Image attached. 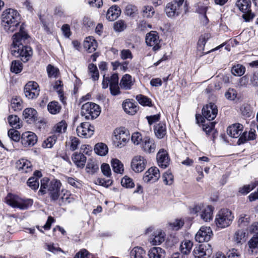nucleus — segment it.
<instances>
[{
    "label": "nucleus",
    "instance_id": "1",
    "mask_svg": "<svg viewBox=\"0 0 258 258\" xmlns=\"http://www.w3.org/2000/svg\"><path fill=\"white\" fill-rule=\"evenodd\" d=\"M61 186V183L59 180L57 179L50 180L48 178L44 177L41 180L40 188L38 194L43 195L47 191L52 201H55L60 197L59 201L62 203L69 202L68 199L70 194L66 189H62L60 192Z\"/></svg>",
    "mask_w": 258,
    "mask_h": 258
},
{
    "label": "nucleus",
    "instance_id": "2",
    "mask_svg": "<svg viewBox=\"0 0 258 258\" xmlns=\"http://www.w3.org/2000/svg\"><path fill=\"white\" fill-rule=\"evenodd\" d=\"M19 32L14 35L11 48L12 54L16 57H20L23 62L27 61L32 54V50L29 46H24L28 38V34L20 26Z\"/></svg>",
    "mask_w": 258,
    "mask_h": 258
},
{
    "label": "nucleus",
    "instance_id": "3",
    "mask_svg": "<svg viewBox=\"0 0 258 258\" xmlns=\"http://www.w3.org/2000/svg\"><path fill=\"white\" fill-rule=\"evenodd\" d=\"M20 16L18 12L13 9L5 10L1 16V24L8 33H12L20 25Z\"/></svg>",
    "mask_w": 258,
    "mask_h": 258
},
{
    "label": "nucleus",
    "instance_id": "4",
    "mask_svg": "<svg viewBox=\"0 0 258 258\" xmlns=\"http://www.w3.org/2000/svg\"><path fill=\"white\" fill-rule=\"evenodd\" d=\"M6 203L13 208L26 210L31 207L33 201L30 199H22L18 196L9 194L5 198Z\"/></svg>",
    "mask_w": 258,
    "mask_h": 258
},
{
    "label": "nucleus",
    "instance_id": "5",
    "mask_svg": "<svg viewBox=\"0 0 258 258\" xmlns=\"http://www.w3.org/2000/svg\"><path fill=\"white\" fill-rule=\"evenodd\" d=\"M233 218L234 216L230 210L223 209L220 210L216 215L215 222L218 227L224 228L232 223Z\"/></svg>",
    "mask_w": 258,
    "mask_h": 258
},
{
    "label": "nucleus",
    "instance_id": "6",
    "mask_svg": "<svg viewBox=\"0 0 258 258\" xmlns=\"http://www.w3.org/2000/svg\"><path fill=\"white\" fill-rule=\"evenodd\" d=\"M101 110L97 104L92 102H87L81 107V114L86 119H94L100 114Z\"/></svg>",
    "mask_w": 258,
    "mask_h": 258
},
{
    "label": "nucleus",
    "instance_id": "7",
    "mask_svg": "<svg viewBox=\"0 0 258 258\" xmlns=\"http://www.w3.org/2000/svg\"><path fill=\"white\" fill-rule=\"evenodd\" d=\"M213 208L211 206L198 205L195 206L191 210L193 214H200L201 218L205 222L210 221L213 218Z\"/></svg>",
    "mask_w": 258,
    "mask_h": 258
},
{
    "label": "nucleus",
    "instance_id": "8",
    "mask_svg": "<svg viewBox=\"0 0 258 258\" xmlns=\"http://www.w3.org/2000/svg\"><path fill=\"white\" fill-rule=\"evenodd\" d=\"M114 137L113 139L115 146L118 148H122L129 141L128 132L124 128H116L114 131Z\"/></svg>",
    "mask_w": 258,
    "mask_h": 258
},
{
    "label": "nucleus",
    "instance_id": "9",
    "mask_svg": "<svg viewBox=\"0 0 258 258\" xmlns=\"http://www.w3.org/2000/svg\"><path fill=\"white\" fill-rule=\"evenodd\" d=\"M39 91L38 84L33 81L27 83L24 89L25 96L29 99L36 98L39 94Z\"/></svg>",
    "mask_w": 258,
    "mask_h": 258
},
{
    "label": "nucleus",
    "instance_id": "10",
    "mask_svg": "<svg viewBox=\"0 0 258 258\" xmlns=\"http://www.w3.org/2000/svg\"><path fill=\"white\" fill-rule=\"evenodd\" d=\"M195 258H208L212 253L211 246L208 243L200 245L193 251Z\"/></svg>",
    "mask_w": 258,
    "mask_h": 258
},
{
    "label": "nucleus",
    "instance_id": "11",
    "mask_svg": "<svg viewBox=\"0 0 258 258\" xmlns=\"http://www.w3.org/2000/svg\"><path fill=\"white\" fill-rule=\"evenodd\" d=\"M146 42L147 45L152 47L154 51L159 50L161 47L160 40L156 31H152L146 35Z\"/></svg>",
    "mask_w": 258,
    "mask_h": 258
},
{
    "label": "nucleus",
    "instance_id": "12",
    "mask_svg": "<svg viewBox=\"0 0 258 258\" xmlns=\"http://www.w3.org/2000/svg\"><path fill=\"white\" fill-rule=\"evenodd\" d=\"M213 236L211 228L208 226H202L195 236V239L199 242L208 241Z\"/></svg>",
    "mask_w": 258,
    "mask_h": 258
},
{
    "label": "nucleus",
    "instance_id": "13",
    "mask_svg": "<svg viewBox=\"0 0 258 258\" xmlns=\"http://www.w3.org/2000/svg\"><path fill=\"white\" fill-rule=\"evenodd\" d=\"M147 163V160L144 157L137 155L132 160L131 168L135 172H141L145 169Z\"/></svg>",
    "mask_w": 258,
    "mask_h": 258
},
{
    "label": "nucleus",
    "instance_id": "14",
    "mask_svg": "<svg viewBox=\"0 0 258 258\" xmlns=\"http://www.w3.org/2000/svg\"><path fill=\"white\" fill-rule=\"evenodd\" d=\"M94 126H92L88 122H83L78 126L76 132L78 136L88 138L91 137L94 134Z\"/></svg>",
    "mask_w": 258,
    "mask_h": 258
},
{
    "label": "nucleus",
    "instance_id": "15",
    "mask_svg": "<svg viewBox=\"0 0 258 258\" xmlns=\"http://www.w3.org/2000/svg\"><path fill=\"white\" fill-rule=\"evenodd\" d=\"M21 142L25 147H32L37 143V137L33 132H26L22 134Z\"/></svg>",
    "mask_w": 258,
    "mask_h": 258
},
{
    "label": "nucleus",
    "instance_id": "16",
    "mask_svg": "<svg viewBox=\"0 0 258 258\" xmlns=\"http://www.w3.org/2000/svg\"><path fill=\"white\" fill-rule=\"evenodd\" d=\"M218 109L213 103H210L204 106L202 109L203 115L208 120H213L217 116Z\"/></svg>",
    "mask_w": 258,
    "mask_h": 258
},
{
    "label": "nucleus",
    "instance_id": "17",
    "mask_svg": "<svg viewBox=\"0 0 258 258\" xmlns=\"http://www.w3.org/2000/svg\"><path fill=\"white\" fill-rule=\"evenodd\" d=\"M160 177L159 169L156 167H152L145 172L143 179L145 182H155L159 179Z\"/></svg>",
    "mask_w": 258,
    "mask_h": 258
},
{
    "label": "nucleus",
    "instance_id": "18",
    "mask_svg": "<svg viewBox=\"0 0 258 258\" xmlns=\"http://www.w3.org/2000/svg\"><path fill=\"white\" fill-rule=\"evenodd\" d=\"M157 161L160 167L166 168L169 165L170 162L167 152L164 149H160L157 154Z\"/></svg>",
    "mask_w": 258,
    "mask_h": 258
},
{
    "label": "nucleus",
    "instance_id": "19",
    "mask_svg": "<svg viewBox=\"0 0 258 258\" xmlns=\"http://www.w3.org/2000/svg\"><path fill=\"white\" fill-rule=\"evenodd\" d=\"M146 153H151L155 151L156 145L153 139L149 137H145L144 140L140 146Z\"/></svg>",
    "mask_w": 258,
    "mask_h": 258
},
{
    "label": "nucleus",
    "instance_id": "20",
    "mask_svg": "<svg viewBox=\"0 0 258 258\" xmlns=\"http://www.w3.org/2000/svg\"><path fill=\"white\" fill-rule=\"evenodd\" d=\"M243 125L240 123H235L229 126L227 130L228 135L233 138H237L242 135Z\"/></svg>",
    "mask_w": 258,
    "mask_h": 258
},
{
    "label": "nucleus",
    "instance_id": "21",
    "mask_svg": "<svg viewBox=\"0 0 258 258\" xmlns=\"http://www.w3.org/2000/svg\"><path fill=\"white\" fill-rule=\"evenodd\" d=\"M16 167L19 171L23 173H29L32 171L31 163L25 159L18 160L16 163Z\"/></svg>",
    "mask_w": 258,
    "mask_h": 258
},
{
    "label": "nucleus",
    "instance_id": "22",
    "mask_svg": "<svg viewBox=\"0 0 258 258\" xmlns=\"http://www.w3.org/2000/svg\"><path fill=\"white\" fill-rule=\"evenodd\" d=\"M72 160L77 167L83 168L85 165L87 159L83 154L75 152L72 155Z\"/></svg>",
    "mask_w": 258,
    "mask_h": 258
},
{
    "label": "nucleus",
    "instance_id": "23",
    "mask_svg": "<svg viewBox=\"0 0 258 258\" xmlns=\"http://www.w3.org/2000/svg\"><path fill=\"white\" fill-rule=\"evenodd\" d=\"M124 111L129 115H134L138 110V106L133 102L132 100L126 99L122 103Z\"/></svg>",
    "mask_w": 258,
    "mask_h": 258
},
{
    "label": "nucleus",
    "instance_id": "24",
    "mask_svg": "<svg viewBox=\"0 0 258 258\" xmlns=\"http://www.w3.org/2000/svg\"><path fill=\"white\" fill-rule=\"evenodd\" d=\"M256 136V131L254 129H250L248 133L244 132L239 138L237 144L240 145L245 143L248 141L254 140Z\"/></svg>",
    "mask_w": 258,
    "mask_h": 258
},
{
    "label": "nucleus",
    "instance_id": "25",
    "mask_svg": "<svg viewBox=\"0 0 258 258\" xmlns=\"http://www.w3.org/2000/svg\"><path fill=\"white\" fill-rule=\"evenodd\" d=\"M37 111L32 108H27L23 112L24 118L29 123L34 122L37 119Z\"/></svg>",
    "mask_w": 258,
    "mask_h": 258
},
{
    "label": "nucleus",
    "instance_id": "26",
    "mask_svg": "<svg viewBox=\"0 0 258 258\" xmlns=\"http://www.w3.org/2000/svg\"><path fill=\"white\" fill-rule=\"evenodd\" d=\"M179 6L173 2L167 4L165 8V12L168 17H173L179 15Z\"/></svg>",
    "mask_w": 258,
    "mask_h": 258
},
{
    "label": "nucleus",
    "instance_id": "27",
    "mask_svg": "<svg viewBox=\"0 0 258 258\" xmlns=\"http://www.w3.org/2000/svg\"><path fill=\"white\" fill-rule=\"evenodd\" d=\"M84 47L89 52L92 53L95 51L97 47V43L93 37H87L84 41Z\"/></svg>",
    "mask_w": 258,
    "mask_h": 258
},
{
    "label": "nucleus",
    "instance_id": "28",
    "mask_svg": "<svg viewBox=\"0 0 258 258\" xmlns=\"http://www.w3.org/2000/svg\"><path fill=\"white\" fill-rule=\"evenodd\" d=\"M121 10L119 7L116 6H112L107 11L106 18L110 21H113L119 16Z\"/></svg>",
    "mask_w": 258,
    "mask_h": 258
},
{
    "label": "nucleus",
    "instance_id": "29",
    "mask_svg": "<svg viewBox=\"0 0 258 258\" xmlns=\"http://www.w3.org/2000/svg\"><path fill=\"white\" fill-rule=\"evenodd\" d=\"M134 83V81L132 76L128 74H125L123 76L120 80V86L122 89L128 90L131 88Z\"/></svg>",
    "mask_w": 258,
    "mask_h": 258
},
{
    "label": "nucleus",
    "instance_id": "30",
    "mask_svg": "<svg viewBox=\"0 0 258 258\" xmlns=\"http://www.w3.org/2000/svg\"><path fill=\"white\" fill-rule=\"evenodd\" d=\"M165 254L164 250L159 247H152L148 252L149 258H164Z\"/></svg>",
    "mask_w": 258,
    "mask_h": 258
},
{
    "label": "nucleus",
    "instance_id": "31",
    "mask_svg": "<svg viewBox=\"0 0 258 258\" xmlns=\"http://www.w3.org/2000/svg\"><path fill=\"white\" fill-rule=\"evenodd\" d=\"M248 252L250 254H255L258 248V235H254L248 241Z\"/></svg>",
    "mask_w": 258,
    "mask_h": 258
},
{
    "label": "nucleus",
    "instance_id": "32",
    "mask_svg": "<svg viewBox=\"0 0 258 258\" xmlns=\"http://www.w3.org/2000/svg\"><path fill=\"white\" fill-rule=\"evenodd\" d=\"M156 136L159 139L163 138L166 134V126L165 123L161 122L156 125L154 128Z\"/></svg>",
    "mask_w": 258,
    "mask_h": 258
},
{
    "label": "nucleus",
    "instance_id": "33",
    "mask_svg": "<svg viewBox=\"0 0 258 258\" xmlns=\"http://www.w3.org/2000/svg\"><path fill=\"white\" fill-rule=\"evenodd\" d=\"M11 106L15 111H20L23 107V101L19 96H14L11 99Z\"/></svg>",
    "mask_w": 258,
    "mask_h": 258
},
{
    "label": "nucleus",
    "instance_id": "34",
    "mask_svg": "<svg viewBox=\"0 0 258 258\" xmlns=\"http://www.w3.org/2000/svg\"><path fill=\"white\" fill-rule=\"evenodd\" d=\"M61 109V106L59 103L55 101L50 102L47 105V109L49 112L52 114L58 113Z\"/></svg>",
    "mask_w": 258,
    "mask_h": 258
},
{
    "label": "nucleus",
    "instance_id": "35",
    "mask_svg": "<svg viewBox=\"0 0 258 258\" xmlns=\"http://www.w3.org/2000/svg\"><path fill=\"white\" fill-rule=\"evenodd\" d=\"M165 233L161 230L157 231L154 235V238L151 241L153 245H159L164 241Z\"/></svg>",
    "mask_w": 258,
    "mask_h": 258
},
{
    "label": "nucleus",
    "instance_id": "36",
    "mask_svg": "<svg viewBox=\"0 0 258 258\" xmlns=\"http://www.w3.org/2000/svg\"><path fill=\"white\" fill-rule=\"evenodd\" d=\"M95 152L100 156H105L108 151L107 146L104 143H100L96 144L94 147Z\"/></svg>",
    "mask_w": 258,
    "mask_h": 258
},
{
    "label": "nucleus",
    "instance_id": "37",
    "mask_svg": "<svg viewBox=\"0 0 258 258\" xmlns=\"http://www.w3.org/2000/svg\"><path fill=\"white\" fill-rule=\"evenodd\" d=\"M192 242L188 240H185L181 242L180 245V249L181 252L184 254H188L192 247Z\"/></svg>",
    "mask_w": 258,
    "mask_h": 258
},
{
    "label": "nucleus",
    "instance_id": "38",
    "mask_svg": "<svg viewBox=\"0 0 258 258\" xmlns=\"http://www.w3.org/2000/svg\"><path fill=\"white\" fill-rule=\"evenodd\" d=\"M240 11L245 12L248 11L250 7V0H238L236 4Z\"/></svg>",
    "mask_w": 258,
    "mask_h": 258
},
{
    "label": "nucleus",
    "instance_id": "39",
    "mask_svg": "<svg viewBox=\"0 0 258 258\" xmlns=\"http://www.w3.org/2000/svg\"><path fill=\"white\" fill-rule=\"evenodd\" d=\"M145 256V251L141 247H135L131 251V258H143Z\"/></svg>",
    "mask_w": 258,
    "mask_h": 258
},
{
    "label": "nucleus",
    "instance_id": "40",
    "mask_svg": "<svg viewBox=\"0 0 258 258\" xmlns=\"http://www.w3.org/2000/svg\"><path fill=\"white\" fill-rule=\"evenodd\" d=\"M8 119L10 125L13 127L20 128L22 126V122L17 115H10Z\"/></svg>",
    "mask_w": 258,
    "mask_h": 258
},
{
    "label": "nucleus",
    "instance_id": "41",
    "mask_svg": "<svg viewBox=\"0 0 258 258\" xmlns=\"http://www.w3.org/2000/svg\"><path fill=\"white\" fill-rule=\"evenodd\" d=\"M111 166L113 171L117 173L121 174L123 172V165L119 160L113 159L111 161Z\"/></svg>",
    "mask_w": 258,
    "mask_h": 258
},
{
    "label": "nucleus",
    "instance_id": "42",
    "mask_svg": "<svg viewBox=\"0 0 258 258\" xmlns=\"http://www.w3.org/2000/svg\"><path fill=\"white\" fill-rule=\"evenodd\" d=\"M57 137L53 135L47 138L44 140L42 144V147L44 148H51L56 143Z\"/></svg>",
    "mask_w": 258,
    "mask_h": 258
},
{
    "label": "nucleus",
    "instance_id": "43",
    "mask_svg": "<svg viewBox=\"0 0 258 258\" xmlns=\"http://www.w3.org/2000/svg\"><path fill=\"white\" fill-rule=\"evenodd\" d=\"M89 73L94 81L99 79V75L97 67L93 63H91L88 66Z\"/></svg>",
    "mask_w": 258,
    "mask_h": 258
},
{
    "label": "nucleus",
    "instance_id": "44",
    "mask_svg": "<svg viewBox=\"0 0 258 258\" xmlns=\"http://www.w3.org/2000/svg\"><path fill=\"white\" fill-rule=\"evenodd\" d=\"M46 71L49 78H56L59 74L58 69L51 64H48L47 66Z\"/></svg>",
    "mask_w": 258,
    "mask_h": 258
},
{
    "label": "nucleus",
    "instance_id": "45",
    "mask_svg": "<svg viewBox=\"0 0 258 258\" xmlns=\"http://www.w3.org/2000/svg\"><path fill=\"white\" fill-rule=\"evenodd\" d=\"M245 233L241 230L235 232L233 236V240L237 244L241 243L245 241Z\"/></svg>",
    "mask_w": 258,
    "mask_h": 258
},
{
    "label": "nucleus",
    "instance_id": "46",
    "mask_svg": "<svg viewBox=\"0 0 258 258\" xmlns=\"http://www.w3.org/2000/svg\"><path fill=\"white\" fill-rule=\"evenodd\" d=\"M136 98L138 102L143 106H151L152 105L151 99L145 96L139 94L136 96Z\"/></svg>",
    "mask_w": 258,
    "mask_h": 258
},
{
    "label": "nucleus",
    "instance_id": "47",
    "mask_svg": "<svg viewBox=\"0 0 258 258\" xmlns=\"http://www.w3.org/2000/svg\"><path fill=\"white\" fill-rule=\"evenodd\" d=\"M245 71V67L239 64L233 66L231 69V73L236 76H241L244 74Z\"/></svg>",
    "mask_w": 258,
    "mask_h": 258
},
{
    "label": "nucleus",
    "instance_id": "48",
    "mask_svg": "<svg viewBox=\"0 0 258 258\" xmlns=\"http://www.w3.org/2000/svg\"><path fill=\"white\" fill-rule=\"evenodd\" d=\"M67 128V124L64 120L57 123L53 127V131L56 133H62L65 132Z\"/></svg>",
    "mask_w": 258,
    "mask_h": 258
},
{
    "label": "nucleus",
    "instance_id": "49",
    "mask_svg": "<svg viewBox=\"0 0 258 258\" xmlns=\"http://www.w3.org/2000/svg\"><path fill=\"white\" fill-rule=\"evenodd\" d=\"M155 13L154 8L152 6H144L142 10V15L145 18H150L153 17Z\"/></svg>",
    "mask_w": 258,
    "mask_h": 258
},
{
    "label": "nucleus",
    "instance_id": "50",
    "mask_svg": "<svg viewBox=\"0 0 258 258\" xmlns=\"http://www.w3.org/2000/svg\"><path fill=\"white\" fill-rule=\"evenodd\" d=\"M241 115L245 118L250 117L252 115V112L250 109V106L248 104H243L240 107Z\"/></svg>",
    "mask_w": 258,
    "mask_h": 258
},
{
    "label": "nucleus",
    "instance_id": "51",
    "mask_svg": "<svg viewBox=\"0 0 258 258\" xmlns=\"http://www.w3.org/2000/svg\"><path fill=\"white\" fill-rule=\"evenodd\" d=\"M144 140V137L143 138L141 134L139 132L133 133L131 137L132 142L136 145H140L141 146Z\"/></svg>",
    "mask_w": 258,
    "mask_h": 258
},
{
    "label": "nucleus",
    "instance_id": "52",
    "mask_svg": "<svg viewBox=\"0 0 258 258\" xmlns=\"http://www.w3.org/2000/svg\"><path fill=\"white\" fill-rule=\"evenodd\" d=\"M79 144V140L77 138L74 137H71L69 141L67 142V145L68 146H70V149L72 151H75L76 150Z\"/></svg>",
    "mask_w": 258,
    "mask_h": 258
},
{
    "label": "nucleus",
    "instance_id": "53",
    "mask_svg": "<svg viewBox=\"0 0 258 258\" xmlns=\"http://www.w3.org/2000/svg\"><path fill=\"white\" fill-rule=\"evenodd\" d=\"M163 180L166 185H171L174 180V177L171 172L167 171L162 175Z\"/></svg>",
    "mask_w": 258,
    "mask_h": 258
},
{
    "label": "nucleus",
    "instance_id": "54",
    "mask_svg": "<svg viewBox=\"0 0 258 258\" xmlns=\"http://www.w3.org/2000/svg\"><path fill=\"white\" fill-rule=\"evenodd\" d=\"M23 69L22 63L18 60H14L12 62L11 71L16 74L21 72Z\"/></svg>",
    "mask_w": 258,
    "mask_h": 258
},
{
    "label": "nucleus",
    "instance_id": "55",
    "mask_svg": "<svg viewBox=\"0 0 258 258\" xmlns=\"http://www.w3.org/2000/svg\"><path fill=\"white\" fill-rule=\"evenodd\" d=\"M62 87L63 85L61 84L60 80L56 81L54 86V89L57 92L60 100L63 102L64 97L63 96Z\"/></svg>",
    "mask_w": 258,
    "mask_h": 258
},
{
    "label": "nucleus",
    "instance_id": "56",
    "mask_svg": "<svg viewBox=\"0 0 258 258\" xmlns=\"http://www.w3.org/2000/svg\"><path fill=\"white\" fill-rule=\"evenodd\" d=\"M27 185L33 190H35L37 189L39 185V182L37 177H30L27 181Z\"/></svg>",
    "mask_w": 258,
    "mask_h": 258
},
{
    "label": "nucleus",
    "instance_id": "57",
    "mask_svg": "<svg viewBox=\"0 0 258 258\" xmlns=\"http://www.w3.org/2000/svg\"><path fill=\"white\" fill-rule=\"evenodd\" d=\"M8 134L9 138L15 142H18L20 139V133L14 128L9 130Z\"/></svg>",
    "mask_w": 258,
    "mask_h": 258
},
{
    "label": "nucleus",
    "instance_id": "58",
    "mask_svg": "<svg viewBox=\"0 0 258 258\" xmlns=\"http://www.w3.org/2000/svg\"><path fill=\"white\" fill-rule=\"evenodd\" d=\"M121 185L126 188H132L135 186L134 182L132 178L125 176L121 181Z\"/></svg>",
    "mask_w": 258,
    "mask_h": 258
},
{
    "label": "nucleus",
    "instance_id": "59",
    "mask_svg": "<svg viewBox=\"0 0 258 258\" xmlns=\"http://www.w3.org/2000/svg\"><path fill=\"white\" fill-rule=\"evenodd\" d=\"M256 185L255 183H252L250 184L245 185L241 187L239 189V192L242 195H245L248 193L256 187Z\"/></svg>",
    "mask_w": 258,
    "mask_h": 258
},
{
    "label": "nucleus",
    "instance_id": "60",
    "mask_svg": "<svg viewBox=\"0 0 258 258\" xmlns=\"http://www.w3.org/2000/svg\"><path fill=\"white\" fill-rule=\"evenodd\" d=\"M250 222V217L249 215L242 214L240 215L238 220V223L241 226H246Z\"/></svg>",
    "mask_w": 258,
    "mask_h": 258
},
{
    "label": "nucleus",
    "instance_id": "61",
    "mask_svg": "<svg viewBox=\"0 0 258 258\" xmlns=\"http://www.w3.org/2000/svg\"><path fill=\"white\" fill-rule=\"evenodd\" d=\"M184 224V222L181 219H176L174 221L169 223L171 227L175 230H177L181 228Z\"/></svg>",
    "mask_w": 258,
    "mask_h": 258
},
{
    "label": "nucleus",
    "instance_id": "62",
    "mask_svg": "<svg viewBox=\"0 0 258 258\" xmlns=\"http://www.w3.org/2000/svg\"><path fill=\"white\" fill-rule=\"evenodd\" d=\"M46 246V249L50 252H51L53 253H56L58 251H60L62 253H64V251H63L60 247L56 246L54 244H45Z\"/></svg>",
    "mask_w": 258,
    "mask_h": 258
},
{
    "label": "nucleus",
    "instance_id": "63",
    "mask_svg": "<svg viewBox=\"0 0 258 258\" xmlns=\"http://www.w3.org/2000/svg\"><path fill=\"white\" fill-rule=\"evenodd\" d=\"M225 96L227 99L234 100L237 97L236 91L233 89H229L225 93Z\"/></svg>",
    "mask_w": 258,
    "mask_h": 258
},
{
    "label": "nucleus",
    "instance_id": "64",
    "mask_svg": "<svg viewBox=\"0 0 258 258\" xmlns=\"http://www.w3.org/2000/svg\"><path fill=\"white\" fill-rule=\"evenodd\" d=\"M137 8L132 5H127L125 7V13L127 16L134 17L137 12Z\"/></svg>",
    "mask_w": 258,
    "mask_h": 258
}]
</instances>
